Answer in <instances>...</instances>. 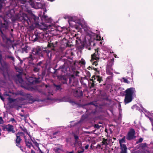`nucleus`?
Returning <instances> with one entry per match:
<instances>
[{"label": "nucleus", "instance_id": "7ed1b4c3", "mask_svg": "<svg viewBox=\"0 0 153 153\" xmlns=\"http://www.w3.org/2000/svg\"><path fill=\"white\" fill-rule=\"evenodd\" d=\"M25 2L29 3L33 7L36 9L42 8L44 5L43 4L40 2H34L32 0H22L21 1V3L22 4H25Z\"/></svg>", "mask_w": 153, "mask_h": 153}, {"label": "nucleus", "instance_id": "9d476101", "mask_svg": "<svg viewBox=\"0 0 153 153\" xmlns=\"http://www.w3.org/2000/svg\"><path fill=\"white\" fill-rule=\"evenodd\" d=\"M121 151L120 153H127V148L125 144L120 145Z\"/></svg>", "mask_w": 153, "mask_h": 153}, {"label": "nucleus", "instance_id": "f03ea898", "mask_svg": "<svg viewBox=\"0 0 153 153\" xmlns=\"http://www.w3.org/2000/svg\"><path fill=\"white\" fill-rule=\"evenodd\" d=\"M4 99V107L5 108L7 112L10 111V91H6L3 95Z\"/></svg>", "mask_w": 153, "mask_h": 153}, {"label": "nucleus", "instance_id": "dca6fc26", "mask_svg": "<svg viewBox=\"0 0 153 153\" xmlns=\"http://www.w3.org/2000/svg\"><path fill=\"white\" fill-rule=\"evenodd\" d=\"M3 129L5 131H8L9 132L10 131V125L8 124L7 125L3 126Z\"/></svg>", "mask_w": 153, "mask_h": 153}, {"label": "nucleus", "instance_id": "b1692460", "mask_svg": "<svg viewBox=\"0 0 153 153\" xmlns=\"http://www.w3.org/2000/svg\"><path fill=\"white\" fill-rule=\"evenodd\" d=\"M74 137L75 139V141L79 140V137L77 135L74 134Z\"/></svg>", "mask_w": 153, "mask_h": 153}, {"label": "nucleus", "instance_id": "423d86ee", "mask_svg": "<svg viewBox=\"0 0 153 153\" xmlns=\"http://www.w3.org/2000/svg\"><path fill=\"white\" fill-rule=\"evenodd\" d=\"M0 31L2 33L1 36L3 38L4 42L5 43V46L6 47L9 46L10 43V39L9 38H7L5 35H4L1 29L0 28Z\"/></svg>", "mask_w": 153, "mask_h": 153}, {"label": "nucleus", "instance_id": "a19ab883", "mask_svg": "<svg viewBox=\"0 0 153 153\" xmlns=\"http://www.w3.org/2000/svg\"><path fill=\"white\" fill-rule=\"evenodd\" d=\"M10 60H14V58L13 57H12L11 56H10Z\"/></svg>", "mask_w": 153, "mask_h": 153}, {"label": "nucleus", "instance_id": "c9c22d12", "mask_svg": "<svg viewBox=\"0 0 153 153\" xmlns=\"http://www.w3.org/2000/svg\"><path fill=\"white\" fill-rule=\"evenodd\" d=\"M29 90H33V89H34L31 86V87H30L29 88H28Z\"/></svg>", "mask_w": 153, "mask_h": 153}, {"label": "nucleus", "instance_id": "f257e3e1", "mask_svg": "<svg viewBox=\"0 0 153 153\" xmlns=\"http://www.w3.org/2000/svg\"><path fill=\"white\" fill-rule=\"evenodd\" d=\"M135 92V88H130L126 91V95L125 99V102L126 104L130 102L132 100V97Z\"/></svg>", "mask_w": 153, "mask_h": 153}, {"label": "nucleus", "instance_id": "c03bdc74", "mask_svg": "<svg viewBox=\"0 0 153 153\" xmlns=\"http://www.w3.org/2000/svg\"><path fill=\"white\" fill-rule=\"evenodd\" d=\"M67 153H74V151H72L71 152H68Z\"/></svg>", "mask_w": 153, "mask_h": 153}, {"label": "nucleus", "instance_id": "f704fd0d", "mask_svg": "<svg viewBox=\"0 0 153 153\" xmlns=\"http://www.w3.org/2000/svg\"><path fill=\"white\" fill-rule=\"evenodd\" d=\"M143 140V139L142 138H140L138 141V142H141Z\"/></svg>", "mask_w": 153, "mask_h": 153}, {"label": "nucleus", "instance_id": "393cba45", "mask_svg": "<svg viewBox=\"0 0 153 153\" xmlns=\"http://www.w3.org/2000/svg\"><path fill=\"white\" fill-rule=\"evenodd\" d=\"M39 68L38 66L36 67L34 69V71L35 72H37L39 71Z\"/></svg>", "mask_w": 153, "mask_h": 153}, {"label": "nucleus", "instance_id": "c756f323", "mask_svg": "<svg viewBox=\"0 0 153 153\" xmlns=\"http://www.w3.org/2000/svg\"><path fill=\"white\" fill-rule=\"evenodd\" d=\"M80 63H81L82 64H85V61L83 59H82L80 62Z\"/></svg>", "mask_w": 153, "mask_h": 153}, {"label": "nucleus", "instance_id": "a18cd8bd", "mask_svg": "<svg viewBox=\"0 0 153 153\" xmlns=\"http://www.w3.org/2000/svg\"><path fill=\"white\" fill-rule=\"evenodd\" d=\"M31 59H32V55H30V57H29Z\"/></svg>", "mask_w": 153, "mask_h": 153}, {"label": "nucleus", "instance_id": "aec40b11", "mask_svg": "<svg viewBox=\"0 0 153 153\" xmlns=\"http://www.w3.org/2000/svg\"><path fill=\"white\" fill-rule=\"evenodd\" d=\"M23 19L24 20H27L28 19V17L27 16V15H26V14H25V13L23 14Z\"/></svg>", "mask_w": 153, "mask_h": 153}, {"label": "nucleus", "instance_id": "39448f33", "mask_svg": "<svg viewBox=\"0 0 153 153\" xmlns=\"http://www.w3.org/2000/svg\"><path fill=\"white\" fill-rule=\"evenodd\" d=\"M135 131L133 129H130L129 131L127 136V139L128 140H131L132 139L135 137L134 136Z\"/></svg>", "mask_w": 153, "mask_h": 153}, {"label": "nucleus", "instance_id": "72a5a7b5", "mask_svg": "<svg viewBox=\"0 0 153 153\" xmlns=\"http://www.w3.org/2000/svg\"><path fill=\"white\" fill-rule=\"evenodd\" d=\"M10 121H11L13 123H14L15 124L16 123V121H15V120H14V119H13L12 118L11 119H10Z\"/></svg>", "mask_w": 153, "mask_h": 153}, {"label": "nucleus", "instance_id": "4c0bfd02", "mask_svg": "<svg viewBox=\"0 0 153 153\" xmlns=\"http://www.w3.org/2000/svg\"><path fill=\"white\" fill-rule=\"evenodd\" d=\"M89 147L88 145H87L85 146V149H87Z\"/></svg>", "mask_w": 153, "mask_h": 153}, {"label": "nucleus", "instance_id": "6e6552de", "mask_svg": "<svg viewBox=\"0 0 153 153\" xmlns=\"http://www.w3.org/2000/svg\"><path fill=\"white\" fill-rule=\"evenodd\" d=\"M22 130L24 131L25 132H26L27 134L28 135V136H29L30 137V138L31 140V141L33 142V144H34L35 145H36V146H39L38 143L36 142L34 139L33 138H32L30 135L29 134V133H28V132H27V130L25 129H22Z\"/></svg>", "mask_w": 153, "mask_h": 153}, {"label": "nucleus", "instance_id": "864d4df0", "mask_svg": "<svg viewBox=\"0 0 153 153\" xmlns=\"http://www.w3.org/2000/svg\"><path fill=\"white\" fill-rule=\"evenodd\" d=\"M23 100V99H22V100Z\"/></svg>", "mask_w": 153, "mask_h": 153}, {"label": "nucleus", "instance_id": "de8ad7c7", "mask_svg": "<svg viewBox=\"0 0 153 153\" xmlns=\"http://www.w3.org/2000/svg\"><path fill=\"white\" fill-rule=\"evenodd\" d=\"M23 133H22V132H20L19 133V134H20V135H22V134H23Z\"/></svg>", "mask_w": 153, "mask_h": 153}, {"label": "nucleus", "instance_id": "5fc2aeb1", "mask_svg": "<svg viewBox=\"0 0 153 153\" xmlns=\"http://www.w3.org/2000/svg\"><path fill=\"white\" fill-rule=\"evenodd\" d=\"M47 87V86L46 85V87Z\"/></svg>", "mask_w": 153, "mask_h": 153}, {"label": "nucleus", "instance_id": "e433bc0d", "mask_svg": "<svg viewBox=\"0 0 153 153\" xmlns=\"http://www.w3.org/2000/svg\"><path fill=\"white\" fill-rule=\"evenodd\" d=\"M55 86L56 87L57 89H59L60 88V87L59 85H58V86L55 85Z\"/></svg>", "mask_w": 153, "mask_h": 153}, {"label": "nucleus", "instance_id": "cd10ccee", "mask_svg": "<svg viewBox=\"0 0 153 153\" xmlns=\"http://www.w3.org/2000/svg\"><path fill=\"white\" fill-rule=\"evenodd\" d=\"M19 83H20L22 84H24L22 78H19Z\"/></svg>", "mask_w": 153, "mask_h": 153}, {"label": "nucleus", "instance_id": "a878e982", "mask_svg": "<svg viewBox=\"0 0 153 153\" xmlns=\"http://www.w3.org/2000/svg\"><path fill=\"white\" fill-rule=\"evenodd\" d=\"M122 80H123V82L125 83H129V82L126 79L124 78H123Z\"/></svg>", "mask_w": 153, "mask_h": 153}, {"label": "nucleus", "instance_id": "3c124183", "mask_svg": "<svg viewBox=\"0 0 153 153\" xmlns=\"http://www.w3.org/2000/svg\"><path fill=\"white\" fill-rule=\"evenodd\" d=\"M54 0H50V1H54Z\"/></svg>", "mask_w": 153, "mask_h": 153}, {"label": "nucleus", "instance_id": "4be33fe9", "mask_svg": "<svg viewBox=\"0 0 153 153\" xmlns=\"http://www.w3.org/2000/svg\"><path fill=\"white\" fill-rule=\"evenodd\" d=\"M3 19L4 20V22H5L4 23V25H5V26L6 27L7 24V23H8V22L7 21V19H5V18H3Z\"/></svg>", "mask_w": 153, "mask_h": 153}, {"label": "nucleus", "instance_id": "f8f14e48", "mask_svg": "<svg viewBox=\"0 0 153 153\" xmlns=\"http://www.w3.org/2000/svg\"><path fill=\"white\" fill-rule=\"evenodd\" d=\"M93 82L94 83L95 82L94 80H97V81H98L99 82H100L102 80L101 77L100 76H94L92 77Z\"/></svg>", "mask_w": 153, "mask_h": 153}, {"label": "nucleus", "instance_id": "58836bf2", "mask_svg": "<svg viewBox=\"0 0 153 153\" xmlns=\"http://www.w3.org/2000/svg\"><path fill=\"white\" fill-rule=\"evenodd\" d=\"M79 73V72L78 71H76V72L75 73V75L77 76L78 75V74Z\"/></svg>", "mask_w": 153, "mask_h": 153}, {"label": "nucleus", "instance_id": "ddd939ff", "mask_svg": "<svg viewBox=\"0 0 153 153\" xmlns=\"http://www.w3.org/2000/svg\"><path fill=\"white\" fill-rule=\"evenodd\" d=\"M74 145L75 146H79V148H83L82 146L81 142L79 140L75 141Z\"/></svg>", "mask_w": 153, "mask_h": 153}, {"label": "nucleus", "instance_id": "6ab92c4d", "mask_svg": "<svg viewBox=\"0 0 153 153\" xmlns=\"http://www.w3.org/2000/svg\"><path fill=\"white\" fill-rule=\"evenodd\" d=\"M24 138L25 139V141L27 146L28 147H30L32 145L31 143H30L26 139L25 136H24Z\"/></svg>", "mask_w": 153, "mask_h": 153}, {"label": "nucleus", "instance_id": "09e8293b", "mask_svg": "<svg viewBox=\"0 0 153 153\" xmlns=\"http://www.w3.org/2000/svg\"><path fill=\"white\" fill-rule=\"evenodd\" d=\"M114 57H116H116H117V55H116V54H114Z\"/></svg>", "mask_w": 153, "mask_h": 153}, {"label": "nucleus", "instance_id": "473e14b6", "mask_svg": "<svg viewBox=\"0 0 153 153\" xmlns=\"http://www.w3.org/2000/svg\"><path fill=\"white\" fill-rule=\"evenodd\" d=\"M81 148L82 150H80V151H79L78 152V153H82V152H83L84 151V149H83V148Z\"/></svg>", "mask_w": 153, "mask_h": 153}, {"label": "nucleus", "instance_id": "603ef678", "mask_svg": "<svg viewBox=\"0 0 153 153\" xmlns=\"http://www.w3.org/2000/svg\"><path fill=\"white\" fill-rule=\"evenodd\" d=\"M10 39H11V37H10ZM10 41H11V39H10Z\"/></svg>", "mask_w": 153, "mask_h": 153}, {"label": "nucleus", "instance_id": "5701e85b", "mask_svg": "<svg viewBox=\"0 0 153 153\" xmlns=\"http://www.w3.org/2000/svg\"><path fill=\"white\" fill-rule=\"evenodd\" d=\"M47 55L49 58H51V54L50 51L47 52Z\"/></svg>", "mask_w": 153, "mask_h": 153}, {"label": "nucleus", "instance_id": "a211bd4d", "mask_svg": "<svg viewBox=\"0 0 153 153\" xmlns=\"http://www.w3.org/2000/svg\"><path fill=\"white\" fill-rule=\"evenodd\" d=\"M125 142V137H123L122 139L119 140V143L120 144V145L124 144V143Z\"/></svg>", "mask_w": 153, "mask_h": 153}, {"label": "nucleus", "instance_id": "6e6d98bb", "mask_svg": "<svg viewBox=\"0 0 153 153\" xmlns=\"http://www.w3.org/2000/svg\"><path fill=\"white\" fill-rule=\"evenodd\" d=\"M11 30H12V31H13V29H12Z\"/></svg>", "mask_w": 153, "mask_h": 153}, {"label": "nucleus", "instance_id": "8fccbe9b", "mask_svg": "<svg viewBox=\"0 0 153 153\" xmlns=\"http://www.w3.org/2000/svg\"><path fill=\"white\" fill-rule=\"evenodd\" d=\"M152 126H153V128H152V130H153V123H152Z\"/></svg>", "mask_w": 153, "mask_h": 153}, {"label": "nucleus", "instance_id": "4468645a", "mask_svg": "<svg viewBox=\"0 0 153 153\" xmlns=\"http://www.w3.org/2000/svg\"><path fill=\"white\" fill-rule=\"evenodd\" d=\"M27 79L28 82L30 84H33L37 82L36 79L32 77H29V78Z\"/></svg>", "mask_w": 153, "mask_h": 153}, {"label": "nucleus", "instance_id": "37998d69", "mask_svg": "<svg viewBox=\"0 0 153 153\" xmlns=\"http://www.w3.org/2000/svg\"><path fill=\"white\" fill-rule=\"evenodd\" d=\"M10 105L11 104V102L12 101H13V100L10 98Z\"/></svg>", "mask_w": 153, "mask_h": 153}, {"label": "nucleus", "instance_id": "2f4dec72", "mask_svg": "<svg viewBox=\"0 0 153 153\" xmlns=\"http://www.w3.org/2000/svg\"><path fill=\"white\" fill-rule=\"evenodd\" d=\"M0 98L3 101H4V97H3V96H1V93H0Z\"/></svg>", "mask_w": 153, "mask_h": 153}, {"label": "nucleus", "instance_id": "bb28decb", "mask_svg": "<svg viewBox=\"0 0 153 153\" xmlns=\"http://www.w3.org/2000/svg\"><path fill=\"white\" fill-rule=\"evenodd\" d=\"M13 126H12L10 125V131H12L13 133H14L15 132V131L13 130Z\"/></svg>", "mask_w": 153, "mask_h": 153}, {"label": "nucleus", "instance_id": "49530a36", "mask_svg": "<svg viewBox=\"0 0 153 153\" xmlns=\"http://www.w3.org/2000/svg\"><path fill=\"white\" fill-rule=\"evenodd\" d=\"M31 153H34V152L33 151H31Z\"/></svg>", "mask_w": 153, "mask_h": 153}, {"label": "nucleus", "instance_id": "7c9ffc66", "mask_svg": "<svg viewBox=\"0 0 153 153\" xmlns=\"http://www.w3.org/2000/svg\"><path fill=\"white\" fill-rule=\"evenodd\" d=\"M4 121L1 117H0V124H2L3 123Z\"/></svg>", "mask_w": 153, "mask_h": 153}, {"label": "nucleus", "instance_id": "79ce46f5", "mask_svg": "<svg viewBox=\"0 0 153 153\" xmlns=\"http://www.w3.org/2000/svg\"><path fill=\"white\" fill-rule=\"evenodd\" d=\"M95 127L97 128H99V126L97 125H95Z\"/></svg>", "mask_w": 153, "mask_h": 153}, {"label": "nucleus", "instance_id": "412c9836", "mask_svg": "<svg viewBox=\"0 0 153 153\" xmlns=\"http://www.w3.org/2000/svg\"><path fill=\"white\" fill-rule=\"evenodd\" d=\"M140 146L142 149H144L146 147V143L141 144H140Z\"/></svg>", "mask_w": 153, "mask_h": 153}, {"label": "nucleus", "instance_id": "ea45409f", "mask_svg": "<svg viewBox=\"0 0 153 153\" xmlns=\"http://www.w3.org/2000/svg\"><path fill=\"white\" fill-rule=\"evenodd\" d=\"M97 39L98 40H101V37L100 36H97Z\"/></svg>", "mask_w": 153, "mask_h": 153}, {"label": "nucleus", "instance_id": "20e7f679", "mask_svg": "<svg viewBox=\"0 0 153 153\" xmlns=\"http://www.w3.org/2000/svg\"><path fill=\"white\" fill-rule=\"evenodd\" d=\"M99 59V55H98V51L96 52L91 55V59L90 61L93 65L97 66V62Z\"/></svg>", "mask_w": 153, "mask_h": 153}, {"label": "nucleus", "instance_id": "4d7b16f0", "mask_svg": "<svg viewBox=\"0 0 153 153\" xmlns=\"http://www.w3.org/2000/svg\"><path fill=\"white\" fill-rule=\"evenodd\" d=\"M96 69H96V68H95V70H96Z\"/></svg>", "mask_w": 153, "mask_h": 153}, {"label": "nucleus", "instance_id": "0eeeda50", "mask_svg": "<svg viewBox=\"0 0 153 153\" xmlns=\"http://www.w3.org/2000/svg\"><path fill=\"white\" fill-rule=\"evenodd\" d=\"M42 49L38 47L36 49L34 50L33 51V54H38L40 56H42Z\"/></svg>", "mask_w": 153, "mask_h": 153}, {"label": "nucleus", "instance_id": "c85d7f7f", "mask_svg": "<svg viewBox=\"0 0 153 153\" xmlns=\"http://www.w3.org/2000/svg\"><path fill=\"white\" fill-rule=\"evenodd\" d=\"M107 73L108 74L110 75H112V73L108 69H107Z\"/></svg>", "mask_w": 153, "mask_h": 153}, {"label": "nucleus", "instance_id": "9b49d317", "mask_svg": "<svg viewBox=\"0 0 153 153\" xmlns=\"http://www.w3.org/2000/svg\"><path fill=\"white\" fill-rule=\"evenodd\" d=\"M73 92L74 93V96L76 97H80L82 96V91H80L74 90Z\"/></svg>", "mask_w": 153, "mask_h": 153}, {"label": "nucleus", "instance_id": "f3484780", "mask_svg": "<svg viewBox=\"0 0 153 153\" xmlns=\"http://www.w3.org/2000/svg\"><path fill=\"white\" fill-rule=\"evenodd\" d=\"M21 140L20 139V137L18 135H16V146H19V144L20 142L21 141Z\"/></svg>", "mask_w": 153, "mask_h": 153}, {"label": "nucleus", "instance_id": "13d9d810", "mask_svg": "<svg viewBox=\"0 0 153 153\" xmlns=\"http://www.w3.org/2000/svg\"><path fill=\"white\" fill-rule=\"evenodd\" d=\"M119 105L120 106V105L119 104Z\"/></svg>", "mask_w": 153, "mask_h": 153}, {"label": "nucleus", "instance_id": "1a4fd4ad", "mask_svg": "<svg viewBox=\"0 0 153 153\" xmlns=\"http://www.w3.org/2000/svg\"><path fill=\"white\" fill-rule=\"evenodd\" d=\"M110 143V140L109 139L103 138L102 143V145H104L105 146L109 145Z\"/></svg>", "mask_w": 153, "mask_h": 153}, {"label": "nucleus", "instance_id": "2eb2a0df", "mask_svg": "<svg viewBox=\"0 0 153 153\" xmlns=\"http://www.w3.org/2000/svg\"><path fill=\"white\" fill-rule=\"evenodd\" d=\"M57 147L55 148L54 150L56 153H58V152L62 151L61 149V146L59 145H57Z\"/></svg>", "mask_w": 153, "mask_h": 153}]
</instances>
